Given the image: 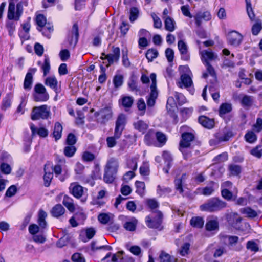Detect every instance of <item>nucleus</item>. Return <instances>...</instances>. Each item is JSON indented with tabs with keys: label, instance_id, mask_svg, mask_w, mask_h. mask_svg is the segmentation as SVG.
Masks as SVG:
<instances>
[{
	"label": "nucleus",
	"instance_id": "f257e3e1",
	"mask_svg": "<svg viewBox=\"0 0 262 262\" xmlns=\"http://www.w3.org/2000/svg\"><path fill=\"white\" fill-rule=\"evenodd\" d=\"M227 204L226 202L218 198H212L207 200L200 207L201 210L209 212H214L221 211L226 208Z\"/></svg>",
	"mask_w": 262,
	"mask_h": 262
},
{
	"label": "nucleus",
	"instance_id": "f03ea898",
	"mask_svg": "<svg viewBox=\"0 0 262 262\" xmlns=\"http://www.w3.org/2000/svg\"><path fill=\"white\" fill-rule=\"evenodd\" d=\"M50 115V106L45 104L33 107L31 117L33 120H37L40 119H47Z\"/></svg>",
	"mask_w": 262,
	"mask_h": 262
},
{
	"label": "nucleus",
	"instance_id": "7ed1b4c3",
	"mask_svg": "<svg viewBox=\"0 0 262 262\" xmlns=\"http://www.w3.org/2000/svg\"><path fill=\"white\" fill-rule=\"evenodd\" d=\"M32 96L35 102H46L50 97L46 88L41 83L35 85Z\"/></svg>",
	"mask_w": 262,
	"mask_h": 262
},
{
	"label": "nucleus",
	"instance_id": "20e7f679",
	"mask_svg": "<svg viewBox=\"0 0 262 262\" xmlns=\"http://www.w3.org/2000/svg\"><path fill=\"white\" fill-rule=\"evenodd\" d=\"M94 115L97 118L98 122L105 124L112 117V108L110 106H106L96 112Z\"/></svg>",
	"mask_w": 262,
	"mask_h": 262
},
{
	"label": "nucleus",
	"instance_id": "39448f33",
	"mask_svg": "<svg viewBox=\"0 0 262 262\" xmlns=\"http://www.w3.org/2000/svg\"><path fill=\"white\" fill-rule=\"evenodd\" d=\"M155 216L153 219L149 216H147L146 217L145 221L147 226L151 228H158L162 222L163 214L160 211L155 212Z\"/></svg>",
	"mask_w": 262,
	"mask_h": 262
},
{
	"label": "nucleus",
	"instance_id": "423d86ee",
	"mask_svg": "<svg viewBox=\"0 0 262 262\" xmlns=\"http://www.w3.org/2000/svg\"><path fill=\"white\" fill-rule=\"evenodd\" d=\"M126 124V117L123 114H120L117 117L115 123V135L116 137H118L119 135H121L122 132L125 128Z\"/></svg>",
	"mask_w": 262,
	"mask_h": 262
},
{
	"label": "nucleus",
	"instance_id": "0eeeda50",
	"mask_svg": "<svg viewBox=\"0 0 262 262\" xmlns=\"http://www.w3.org/2000/svg\"><path fill=\"white\" fill-rule=\"evenodd\" d=\"M113 53L107 54L105 57H102L101 60L107 59V63L106 65L107 68L109 67L115 62H118L120 55V50L119 47H113Z\"/></svg>",
	"mask_w": 262,
	"mask_h": 262
},
{
	"label": "nucleus",
	"instance_id": "6e6552de",
	"mask_svg": "<svg viewBox=\"0 0 262 262\" xmlns=\"http://www.w3.org/2000/svg\"><path fill=\"white\" fill-rule=\"evenodd\" d=\"M227 40L229 44L233 46H238L242 42L243 36L236 31H232L227 34Z\"/></svg>",
	"mask_w": 262,
	"mask_h": 262
},
{
	"label": "nucleus",
	"instance_id": "1a4fd4ad",
	"mask_svg": "<svg viewBox=\"0 0 262 262\" xmlns=\"http://www.w3.org/2000/svg\"><path fill=\"white\" fill-rule=\"evenodd\" d=\"M79 37L78 26L77 24H74L72 27L71 31L68 36V42L69 47L74 48L76 45Z\"/></svg>",
	"mask_w": 262,
	"mask_h": 262
},
{
	"label": "nucleus",
	"instance_id": "9d476101",
	"mask_svg": "<svg viewBox=\"0 0 262 262\" xmlns=\"http://www.w3.org/2000/svg\"><path fill=\"white\" fill-rule=\"evenodd\" d=\"M194 138V135L190 133H184L182 135V140L180 142L179 150L181 152H185V147H189L190 142Z\"/></svg>",
	"mask_w": 262,
	"mask_h": 262
},
{
	"label": "nucleus",
	"instance_id": "9b49d317",
	"mask_svg": "<svg viewBox=\"0 0 262 262\" xmlns=\"http://www.w3.org/2000/svg\"><path fill=\"white\" fill-rule=\"evenodd\" d=\"M225 217L229 224L233 227L239 228V224L241 223L242 218L239 216L237 213L227 211L225 214Z\"/></svg>",
	"mask_w": 262,
	"mask_h": 262
},
{
	"label": "nucleus",
	"instance_id": "f8f14e48",
	"mask_svg": "<svg viewBox=\"0 0 262 262\" xmlns=\"http://www.w3.org/2000/svg\"><path fill=\"white\" fill-rule=\"evenodd\" d=\"M36 68H30L26 75L24 82V88L25 90L29 91L31 89L33 83V75L36 72Z\"/></svg>",
	"mask_w": 262,
	"mask_h": 262
},
{
	"label": "nucleus",
	"instance_id": "ddd939ff",
	"mask_svg": "<svg viewBox=\"0 0 262 262\" xmlns=\"http://www.w3.org/2000/svg\"><path fill=\"white\" fill-rule=\"evenodd\" d=\"M201 60L204 64L209 63V61L215 60L217 58V55L211 50H205L200 52Z\"/></svg>",
	"mask_w": 262,
	"mask_h": 262
},
{
	"label": "nucleus",
	"instance_id": "4468645a",
	"mask_svg": "<svg viewBox=\"0 0 262 262\" xmlns=\"http://www.w3.org/2000/svg\"><path fill=\"white\" fill-rule=\"evenodd\" d=\"M70 191L76 198H81L84 193V191L87 189L76 183L71 184L69 187Z\"/></svg>",
	"mask_w": 262,
	"mask_h": 262
},
{
	"label": "nucleus",
	"instance_id": "2eb2a0df",
	"mask_svg": "<svg viewBox=\"0 0 262 262\" xmlns=\"http://www.w3.org/2000/svg\"><path fill=\"white\" fill-rule=\"evenodd\" d=\"M187 176L185 173H183L181 176H177L174 183L175 189L180 194H183L184 192L183 186L185 184Z\"/></svg>",
	"mask_w": 262,
	"mask_h": 262
},
{
	"label": "nucleus",
	"instance_id": "dca6fc26",
	"mask_svg": "<svg viewBox=\"0 0 262 262\" xmlns=\"http://www.w3.org/2000/svg\"><path fill=\"white\" fill-rule=\"evenodd\" d=\"M45 84L54 90L57 94L59 93L58 81L54 76H49L45 80Z\"/></svg>",
	"mask_w": 262,
	"mask_h": 262
},
{
	"label": "nucleus",
	"instance_id": "f3484780",
	"mask_svg": "<svg viewBox=\"0 0 262 262\" xmlns=\"http://www.w3.org/2000/svg\"><path fill=\"white\" fill-rule=\"evenodd\" d=\"M206 230L208 231H218L219 224L217 217L214 219H208L205 225Z\"/></svg>",
	"mask_w": 262,
	"mask_h": 262
},
{
	"label": "nucleus",
	"instance_id": "a211bd4d",
	"mask_svg": "<svg viewBox=\"0 0 262 262\" xmlns=\"http://www.w3.org/2000/svg\"><path fill=\"white\" fill-rule=\"evenodd\" d=\"M199 122L204 127L211 129L213 127L214 125V120L209 118L202 116L198 119Z\"/></svg>",
	"mask_w": 262,
	"mask_h": 262
},
{
	"label": "nucleus",
	"instance_id": "6ab92c4d",
	"mask_svg": "<svg viewBox=\"0 0 262 262\" xmlns=\"http://www.w3.org/2000/svg\"><path fill=\"white\" fill-rule=\"evenodd\" d=\"M156 137V133L152 129L148 130L147 134L144 136V141L147 145H156L157 142L155 140Z\"/></svg>",
	"mask_w": 262,
	"mask_h": 262
},
{
	"label": "nucleus",
	"instance_id": "aec40b11",
	"mask_svg": "<svg viewBox=\"0 0 262 262\" xmlns=\"http://www.w3.org/2000/svg\"><path fill=\"white\" fill-rule=\"evenodd\" d=\"M118 167V160L116 158H112L108 160L105 169L111 170L114 172V173H117Z\"/></svg>",
	"mask_w": 262,
	"mask_h": 262
},
{
	"label": "nucleus",
	"instance_id": "412c9836",
	"mask_svg": "<svg viewBox=\"0 0 262 262\" xmlns=\"http://www.w3.org/2000/svg\"><path fill=\"white\" fill-rule=\"evenodd\" d=\"M65 209L61 204H57L54 206L51 213L53 216L55 217H59L64 213Z\"/></svg>",
	"mask_w": 262,
	"mask_h": 262
},
{
	"label": "nucleus",
	"instance_id": "4be33fe9",
	"mask_svg": "<svg viewBox=\"0 0 262 262\" xmlns=\"http://www.w3.org/2000/svg\"><path fill=\"white\" fill-rule=\"evenodd\" d=\"M47 216V213L42 209L39 211L38 215V223L40 228L44 229L47 225L46 219Z\"/></svg>",
	"mask_w": 262,
	"mask_h": 262
},
{
	"label": "nucleus",
	"instance_id": "5701e85b",
	"mask_svg": "<svg viewBox=\"0 0 262 262\" xmlns=\"http://www.w3.org/2000/svg\"><path fill=\"white\" fill-rule=\"evenodd\" d=\"M156 138L158 142H157V144L155 146L162 147L166 144L167 137L163 133L157 132L156 133Z\"/></svg>",
	"mask_w": 262,
	"mask_h": 262
},
{
	"label": "nucleus",
	"instance_id": "b1692460",
	"mask_svg": "<svg viewBox=\"0 0 262 262\" xmlns=\"http://www.w3.org/2000/svg\"><path fill=\"white\" fill-rule=\"evenodd\" d=\"M62 203L70 211H74L75 208L73 199L66 195L63 197Z\"/></svg>",
	"mask_w": 262,
	"mask_h": 262
},
{
	"label": "nucleus",
	"instance_id": "393cba45",
	"mask_svg": "<svg viewBox=\"0 0 262 262\" xmlns=\"http://www.w3.org/2000/svg\"><path fill=\"white\" fill-rule=\"evenodd\" d=\"M158 96V90H150L149 96L147 100V105L148 107H152L155 105Z\"/></svg>",
	"mask_w": 262,
	"mask_h": 262
},
{
	"label": "nucleus",
	"instance_id": "a878e982",
	"mask_svg": "<svg viewBox=\"0 0 262 262\" xmlns=\"http://www.w3.org/2000/svg\"><path fill=\"white\" fill-rule=\"evenodd\" d=\"M137 223L138 221L135 218H132L123 224V227L127 231H134L136 230Z\"/></svg>",
	"mask_w": 262,
	"mask_h": 262
},
{
	"label": "nucleus",
	"instance_id": "bb28decb",
	"mask_svg": "<svg viewBox=\"0 0 262 262\" xmlns=\"http://www.w3.org/2000/svg\"><path fill=\"white\" fill-rule=\"evenodd\" d=\"M164 25L165 29L169 32H173L175 30V21L170 17L165 18Z\"/></svg>",
	"mask_w": 262,
	"mask_h": 262
},
{
	"label": "nucleus",
	"instance_id": "cd10ccee",
	"mask_svg": "<svg viewBox=\"0 0 262 262\" xmlns=\"http://www.w3.org/2000/svg\"><path fill=\"white\" fill-rule=\"evenodd\" d=\"M38 30L42 32L43 35L48 38H50L51 33L53 31V26L50 24H46L41 29L37 28Z\"/></svg>",
	"mask_w": 262,
	"mask_h": 262
},
{
	"label": "nucleus",
	"instance_id": "c85d7f7f",
	"mask_svg": "<svg viewBox=\"0 0 262 262\" xmlns=\"http://www.w3.org/2000/svg\"><path fill=\"white\" fill-rule=\"evenodd\" d=\"M253 102V97L248 95H244L242 99L241 104L245 108L248 109Z\"/></svg>",
	"mask_w": 262,
	"mask_h": 262
},
{
	"label": "nucleus",
	"instance_id": "c756f323",
	"mask_svg": "<svg viewBox=\"0 0 262 262\" xmlns=\"http://www.w3.org/2000/svg\"><path fill=\"white\" fill-rule=\"evenodd\" d=\"M134 99L131 96H124L122 98L121 103L125 111L130 108L133 104Z\"/></svg>",
	"mask_w": 262,
	"mask_h": 262
},
{
	"label": "nucleus",
	"instance_id": "7c9ffc66",
	"mask_svg": "<svg viewBox=\"0 0 262 262\" xmlns=\"http://www.w3.org/2000/svg\"><path fill=\"white\" fill-rule=\"evenodd\" d=\"M62 126L59 122H56L54 125V129L53 133V137L56 141L61 137Z\"/></svg>",
	"mask_w": 262,
	"mask_h": 262
},
{
	"label": "nucleus",
	"instance_id": "2f4dec72",
	"mask_svg": "<svg viewBox=\"0 0 262 262\" xmlns=\"http://www.w3.org/2000/svg\"><path fill=\"white\" fill-rule=\"evenodd\" d=\"M233 136L232 132L228 131L223 134H217L216 135V138L219 142H224L228 141Z\"/></svg>",
	"mask_w": 262,
	"mask_h": 262
},
{
	"label": "nucleus",
	"instance_id": "473e14b6",
	"mask_svg": "<svg viewBox=\"0 0 262 262\" xmlns=\"http://www.w3.org/2000/svg\"><path fill=\"white\" fill-rule=\"evenodd\" d=\"M116 173H114V172L105 169V173L103 177V180L106 183H112L116 177Z\"/></svg>",
	"mask_w": 262,
	"mask_h": 262
},
{
	"label": "nucleus",
	"instance_id": "72a5a7b5",
	"mask_svg": "<svg viewBox=\"0 0 262 262\" xmlns=\"http://www.w3.org/2000/svg\"><path fill=\"white\" fill-rule=\"evenodd\" d=\"M240 211L243 214H246L248 217L254 218L257 216V212L253 209L249 207L242 208Z\"/></svg>",
	"mask_w": 262,
	"mask_h": 262
},
{
	"label": "nucleus",
	"instance_id": "f704fd0d",
	"mask_svg": "<svg viewBox=\"0 0 262 262\" xmlns=\"http://www.w3.org/2000/svg\"><path fill=\"white\" fill-rule=\"evenodd\" d=\"M44 170L45 172L43 176L44 185L45 186L48 187L53 179V174L52 172H47L46 165L45 166Z\"/></svg>",
	"mask_w": 262,
	"mask_h": 262
},
{
	"label": "nucleus",
	"instance_id": "c9c22d12",
	"mask_svg": "<svg viewBox=\"0 0 262 262\" xmlns=\"http://www.w3.org/2000/svg\"><path fill=\"white\" fill-rule=\"evenodd\" d=\"M228 169L230 174L234 176H237L239 175L241 173L242 170L241 167L239 165L236 164L230 165L229 166Z\"/></svg>",
	"mask_w": 262,
	"mask_h": 262
},
{
	"label": "nucleus",
	"instance_id": "e433bc0d",
	"mask_svg": "<svg viewBox=\"0 0 262 262\" xmlns=\"http://www.w3.org/2000/svg\"><path fill=\"white\" fill-rule=\"evenodd\" d=\"M191 226L196 228H202L204 225V220L201 217H193L190 220Z\"/></svg>",
	"mask_w": 262,
	"mask_h": 262
},
{
	"label": "nucleus",
	"instance_id": "4c0bfd02",
	"mask_svg": "<svg viewBox=\"0 0 262 262\" xmlns=\"http://www.w3.org/2000/svg\"><path fill=\"white\" fill-rule=\"evenodd\" d=\"M232 110V105L230 103H223L220 107L219 114L220 116L229 113Z\"/></svg>",
	"mask_w": 262,
	"mask_h": 262
},
{
	"label": "nucleus",
	"instance_id": "58836bf2",
	"mask_svg": "<svg viewBox=\"0 0 262 262\" xmlns=\"http://www.w3.org/2000/svg\"><path fill=\"white\" fill-rule=\"evenodd\" d=\"M134 126L136 129L142 132H144L148 128V125L142 120H139L135 122Z\"/></svg>",
	"mask_w": 262,
	"mask_h": 262
},
{
	"label": "nucleus",
	"instance_id": "ea45409f",
	"mask_svg": "<svg viewBox=\"0 0 262 262\" xmlns=\"http://www.w3.org/2000/svg\"><path fill=\"white\" fill-rule=\"evenodd\" d=\"M41 69L43 72V76H46L50 72V63L49 57L45 55L44 63L41 66Z\"/></svg>",
	"mask_w": 262,
	"mask_h": 262
},
{
	"label": "nucleus",
	"instance_id": "a19ab883",
	"mask_svg": "<svg viewBox=\"0 0 262 262\" xmlns=\"http://www.w3.org/2000/svg\"><path fill=\"white\" fill-rule=\"evenodd\" d=\"M15 3L11 1L9 4L7 17L9 19L12 20L15 18Z\"/></svg>",
	"mask_w": 262,
	"mask_h": 262
},
{
	"label": "nucleus",
	"instance_id": "79ce46f5",
	"mask_svg": "<svg viewBox=\"0 0 262 262\" xmlns=\"http://www.w3.org/2000/svg\"><path fill=\"white\" fill-rule=\"evenodd\" d=\"M113 84L115 88L120 87L123 83V76L122 75H115L113 80Z\"/></svg>",
	"mask_w": 262,
	"mask_h": 262
},
{
	"label": "nucleus",
	"instance_id": "37998d69",
	"mask_svg": "<svg viewBox=\"0 0 262 262\" xmlns=\"http://www.w3.org/2000/svg\"><path fill=\"white\" fill-rule=\"evenodd\" d=\"M181 80L182 84L185 87H189L192 84L191 77L186 74H183L181 76Z\"/></svg>",
	"mask_w": 262,
	"mask_h": 262
},
{
	"label": "nucleus",
	"instance_id": "c03bdc74",
	"mask_svg": "<svg viewBox=\"0 0 262 262\" xmlns=\"http://www.w3.org/2000/svg\"><path fill=\"white\" fill-rule=\"evenodd\" d=\"M245 140L250 143H254L257 140V136L252 131L248 132L244 137Z\"/></svg>",
	"mask_w": 262,
	"mask_h": 262
},
{
	"label": "nucleus",
	"instance_id": "a18cd8bd",
	"mask_svg": "<svg viewBox=\"0 0 262 262\" xmlns=\"http://www.w3.org/2000/svg\"><path fill=\"white\" fill-rule=\"evenodd\" d=\"M121 135H119L118 137H116L115 135V132H114V136L108 137L106 138L107 145L109 148L114 147L117 144L116 140L120 138Z\"/></svg>",
	"mask_w": 262,
	"mask_h": 262
},
{
	"label": "nucleus",
	"instance_id": "49530a36",
	"mask_svg": "<svg viewBox=\"0 0 262 262\" xmlns=\"http://www.w3.org/2000/svg\"><path fill=\"white\" fill-rule=\"evenodd\" d=\"M246 248L251 251L256 252L259 251L258 244L254 241H249L246 244Z\"/></svg>",
	"mask_w": 262,
	"mask_h": 262
},
{
	"label": "nucleus",
	"instance_id": "de8ad7c7",
	"mask_svg": "<svg viewBox=\"0 0 262 262\" xmlns=\"http://www.w3.org/2000/svg\"><path fill=\"white\" fill-rule=\"evenodd\" d=\"M36 24L38 25L39 29H41L46 24V18L42 14H39L36 18Z\"/></svg>",
	"mask_w": 262,
	"mask_h": 262
},
{
	"label": "nucleus",
	"instance_id": "09e8293b",
	"mask_svg": "<svg viewBox=\"0 0 262 262\" xmlns=\"http://www.w3.org/2000/svg\"><path fill=\"white\" fill-rule=\"evenodd\" d=\"M157 191L160 196H163L169 194L171 192V189L169 187H161L158 185Z\"/></svg>",
	"mask_w": 262,
	"mask_h": 262
},
{
	"label": "nucleus",
	"instance_id": "8fccbe9b",
	"mask_svg": "<svg viewBox=\"0 0 262 262\" xmlns=\"http://www.w3.org/2000/svg\"><path fill=\"white\" fill-rule=\"evenodd\" d=\"M136 187V192L140 195H142L144 193L145 188V183L143 182L136 181L135 183Z\"/></svg>",
	"mask_w": 262,
	"mask_h": 262
},
{
	"label": "nucleus",
	"instance_id": "3c124183",
	"mask_svg": "<svg viewBox=\"0 0 262 262\" xmlns=\"http://www.w3.org/2000/svg\"><path fill=\"white\" fill-rule=\"evenodd\" d=\"M158 55V51L155 49H149L146 53V57L149 61H151L156 58Z\"/></svg>",
	"mask_w": 262,
	"mask_h": 262
},
{
	"label": "nucleus",
	"instance_id": "603ef678",
	"mask_svg": "<svg viewBox=\"0 0 262 262\" xmlns=\"http://www.w3.org/2000/svg\"><path fill=\"white\" fill-rule=\"evenodd\" d=\"M76 151V148L73 145H69L64 149V155L68 157H72Z\"/></svg>",
	"mask_w": 262,
	"mask_h": 262
},
{
	"label": "nucleus",
	"instance_id": "864d4df0",
	"mask_svg": "<svg viewBox=\"0 0 262 262\" xmlns=\"http://www.w3.org/2000/svg\"><path fill=\"white\" fill-rule=\"evenodd\" d=\"M84 170V166L79 162H77L75 167L74 171L77 178H80Z\"/></svg>",
	"mask_w": 262,
	"mask_h": 262
},
{
	"label": "nucleus",
	"instance_id": "5fc2aeb1",
	"mask_svg": "<svg viewBox=\"0 0 262 262\" xmlns=\"http://www.w3.org/2000/svg\"><path fill=\"white\" fill-rule=\"evenodd\" d=\"M139 10L136 7H132L130 9L129 20L131 22H134L136 20L139 15Z\"/></svg>",
	"mask_w": 262,
	"mask_h": 262
},
{
	"label": "nucleus",
	"instance_id": "6e6d98bb",
	"mask_svg": "<svg viewBox=\"0 0 262 262\" xmlns=\"http://www.w3.org/2000/svg\"><path fill=\"white\" fill-rule=\"evenodd\" d=\"M250 152L252 156L259 159L262 156V149H261V146H256L255 147L251 149Z\"/></svg>",
	"mask_w": 262,
	"mask_h": 262
},
{
	"label": "nucleus",
	"instance_id": "4d7b16f0",
	"mask_svg": "<svg viewBox=\"0 0 262 262\" xmlns=\"http://www.w3.org/2000/svg\"><path fill=\"white\" fill-rule=\"evenodd\" d=\"M0 170L1 172L5 174H9L12 170L10 165L3 162L0 165Z\"/></svg>",
	"mask_w": 262,
	"mask_h": 262
},
{
	"label": "nucleus",
	"instance_id": "13d9d810",
	"mask_svg": "<svg viewBox=\"0 0 262 262\" xmlns=\"http://www.w3.org/2000/svg\"><path fill=\"white\" fill-rule=\"evenodd\" d=\"M98 220L101 223L106 224L110 220V214L105 213H100L98 216Z\"/></svg>",
	"mask_w": 262,
	"mask_h": 262
},
{
	"label": "nucleus",
	"instance_id": "bf43d9fd",
	"mask_svg": "<svg viewBox=\"0 0 262 262\" xmlns=\"http://www.w3.org/2000/svg\"><path fill=\"white\" fill-rule=\"evenodd\" d=\"M11 105V100L9 96L4 98L2 101L1 104L2 110L5 111L8 108L10 107Z\"/></svg>",
	"mask_w": 262,
	"mask_h": 262
},
{
	"label": "nucleus",
	"instance_id": "052dcab7",
	"mask_svg": "<svg viewBox=\"0 0 262 262\" xmlns=\"http://www.w3.org/2000/svg\"><path fill=\"white\" fill-rule=\"evenodd\" d=\"M160 262H170L171 256L164 251H162L159 255Z\"/></svg>",
	"mask_w": 262,
	"mask_h": 262
},
{
	"label": "nucleus",
	"instance_id": "680f3d73",
	"mask_svg": "<svg viewBox=\"0 0 262 262\" xmlns=\"http://www.w3.org/2000/svg\"><path fill=\"white\" fill-rule=\"evenodd\" d=\"M140 173L142 176H147L149 173V164L147 163H144L140 167Z\"/></svg>",
	"mask_w": 262,
	"mask_h": 262
},
{
	"label": "nucleus",
	"instance_id": "e2e57ef3",
	"mask_svg": "<svg viewBox=\"0 0 262 262\" xmlns=\"http://www.w3.org/2000/svg\"><path fill=\"white\" fill-rule=\"evenodd\" d=\"M151 16L153 19L154 27L160 28L162 27V22L160 18L154 13H151Z\"/></svg>",
	"mask_w": 262,
	"mask_h": 262
},
{
	"label": "nucleus",
	"instance_id": "0e129e2a",
	"mask_svg": "<svg viewBox=\"0 0 262 262\" xmlns=\"http://www.w3.org/2000/svg\"><path fill=\"white\" fill-rule=\"evenodd\" d=\"M163 159L165 160V162L167 163V165L168 167H171V162L172 160V158L170 153L167 151H164L162 155Z\"/></svg>",
	"mask_w": 262,
	"mask_h": 262
},
{
	"label": "nucleus",
	"instance_id": "69168bd1",
	"mask_svg": "<svg viewBox=\"0 0 262 262\" xmlns=\"http://www.w3.org/2000/svg\"><path fill=\"white\" fill-rule=\"evenodd\" d=\"M262 29V25L260 23H256L254 24L251 29L252 34L257 35Z\"/></svg>",
	"mask_w": 262,
	"mask_h": 262
},
{
	"label": "nucleus",
	"instance_id": "338daca9",
	"mask_svg": "<svg viewBox=\"0 0 262 262\" xmlns=\"http://www.w3.org/2000/svg\"><path fill=\"white\" fill-rule=\"evenodd\" d=\"M127 167L132 170H136L137 168V161L135 158H131L127 161Z\"/></svg>",
	"mask_w": 262,
	"mask_h": 262
},
{
	"label": "nucleus",
	"instance_id": "774afa93",
	"mask_svg": "<svg viewBox=\"0 0 262 262\" xmlns=\"http://www.w3.org/2000/svg\"><path fill=\"white\" fill-rule=\"evenodd\" d=\"M146 204L151 209H154L158 207L159 203L155 199H149L146 200Z\"/></svg>",
	"mask_w": 262,
	"mask_h": 262
}]
</instances>
